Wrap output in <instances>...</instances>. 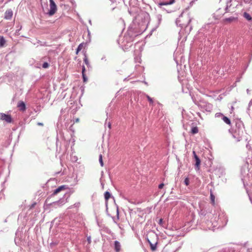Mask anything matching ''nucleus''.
<instances>
[{
    "instance_id": "obj_1",
    "label": "nucleus",
    "mask_w": 252,
    "mask_h": 252,
    "mask_svg": "<svg viewBox=\"0 0 252 252\" xmlns=\"http://www.w3.org/2000/svg\"><path fill=\"white\" fill-rule=\"evenodd\" d=\"M143 30H139L135 24H131L128 28L121 41V46L124 50H128L133 44L134 38L141 34Z\"/></svg>"
},
{
    "instance_id": "obj_2",
    "label": "nucleus",
    "mask_w": 252,
    "mask_h": 252,
    "mask_svg": "<svg viewBox=\"0 0 252 252\" xmlns=\"http://www.w3.org/2000/svg\"><path fill=\"white\" fill-rule=\"evenodd\" d=\"M245 127L243 122L240 120H237L235 123V127L233 129L230 128L228 132L231 133L233 138L237 141H240L244 135Z\"/></svg>"
},
{
    "instance_id": "obj_3",
    "label": "nucleus",
    "mask_w": 252,
    "mask_h": 252,
    "mask_svg": "<svg viewBox=\"0 0 252 252\" xmlns=\"http://www.w3.org/2000/svg\"><path fill=\"white\" fill-rule=\"evenodd\" d=\"M183 17V13L181 14L179 16V17L177 18L176 20V24L177 26L180 27L182 28H186L187 26L191 22V19L189 17V16H187V19L188 20L187 23H184L182 22V20L181 19V18Z\"/></svg>"
},
{
    "instance_id": "obj_4",
    "label": "nucleus",
    "mask_w": 252,
    "mask_h": 252,
    "mask_svg": "<svg viewBox=\"0 0 252 252\" xmlns=\"http://www.w3.org/2000/svg\"><path fill=\"white\" fill-rule=\"evenodd\" d=\"M50 9L47 13L49 16L53 15L57 11V5L53 0H49Z\"/></svg>"
},
{
    "instance_id": "obj_5",
    "label": "nucleus",
    "mask_w": 252,
    "mask_h": 252,
    "mask_svg": "<svg viewBox=\"0 0 252 252\" xmlns=\"http://www.w3.org/2000/svg\"><path fill=\"white\" fill-rule=\"evenodd\" d=\"M192 154H193V158L195 161V168L196 170H198L200 168L201 160H200L199 158L197 156V155L194 151H193Z\"/></svg>"
},
{
    "instance_id": "obj_6",
    "label": "nucleus",
    "mask_w": 252,
    "mask_h": 252,
    "mask_svg": "<svg viewBox=\"0 0 252 252\" xmlns=\"http://www.w3.org/2000/svg\"><path fill=\"white\" fill-rule=\"evenodd\" d=\"M0 119L5 121L8 123H10L12 122V118L11 116L3 113H0Z\"/></svg>"
},
{
    "instance_id": "obj_7",
    "label": "nucleus",
    "mask_w": 252,
    "mask_h": 252,
    "mask_svg": "<svg viewBox=\"0 0 252 252\" xmlns=\"http://www.w3.org/2000/svg\"><path fill=\"white\" fill-rule=\"evenodd\" d=\"M138 16L139 17H140L141 19H144V23L149 22L150 19L149 14L146 11H142L138 15Z\"/></svg>"
},
{
    "instance_id": "obj_8",
    "label": "nucleus",
    "mask_w": 252,
    "mask_h": 252,
    "mask_svg": "<svg viewBox=\"0 0 252 252\" xmlns=\"http://www.w3.org/2000/svg\"><path fill=\"white\" fill-rule=\"evenodd\" d=\"M65 203L64 200L62 199H60L58 201L50 203L49 205L50 206L56 208L57 206H61Z\"/></svg>"
},
{
    "instance_id": "obj_9",
    "label": "nucleus",
    "mask_w": 252,
    "mask_h": 252,
    "mask_svg": "<svg viewBox=\"0 0 252 252\" xmlns=\"http://www.w3.org/2000/svg\"><path fill=\"white\" fill-rule=\"evenodd\" d=\"M235 16H230L228 18H225L223 19V21L225 23H230L232 22L237 21L238 17L236 14H235Z\"/></svg>"
},
{
    "instance_id": "obj_10",
    "label": "nucleus",
    "mask_w": 252,
    "mask_h": 252,
    "mask_svg": "<svg viewBox=\"0 0 252 252\" xmlns=\"http://www.w3.org/2000/svg\"><path fill=\"white\" fill-rule=\"evenodd\" d=\"M67 189H68L67 186H66V185L61 186L54 190L53 192L51 194V196H54V195H56L57 194H58L59 192H61L62 190H64Z\"/></svg>"
},
{
    "instance_id": "obj_11",
    "label": "nucleus",
    "mask_w": 252,
    "mask_h": 252,
    "mask_svg": "<svg viewBox=\"0 0 252 252\" xmlns=\"http://www.w3.org/2000/svg\"><path fill=\"white\" fill-rule=\"evenodd\" d=\"M12 16L13 11L11 9H9L5 12L4 18L6 20H10Z\"/></svg>"
},
{
    "instance_id": "obj_12",
    "label": "nucleus",
    "mask_w": 252,
    "mask_h": 252,
    "mask_svg": "<svg viewBox=\"0 0 252 252\" xmlns=\"http://www.w3.org/2000/svg\"><path fill=\"white\" fill-rule=\"evenodd\" d=\"M17 107L20 111L24 112L26 110V104L23 101H19L17 104Z\"/></svg>"
},
{
    "instance_id": "obj_13",
    "label": "nucleus",
    "mask_w": 252,
    "mask_h": 252,
    "mask_svg": "<svg viewBox=\"0 0 252 252\" xmlns=\"http://www.w3.org/2000/svg\"><path fill=\"white\" fill-rule=\"evenodd\" d=\"M121 244L118 241H114V249L116 252H119L121 250Z\"/></svg>"
},
{
    "instance_id": "obj_14",
    "label": "nucleus",
    "mask_w": 252,
    "mask_h": 252,
    "mask_svg": "<svg viewBox=\"0 0 252 252\" xmlns=\"http://www.w3.org/2000/svg\"><path fill=\"white\" fill-rule=\"evenodd\" d=\"M129 6L130 7H137L139 5L138 0H129Z\"/></svg>"
},
{
    "instance_id": "obj_15",
    "label": "nucleus",
    "mask_w": 252,
    "mask_h": 252,
    "mask_svg": "<svg viewBox=\"0 0 252 252\" xmlns=\"http://www.w3.org/2000/svg\"><path fill=\"white\" fill-rule=\"evenodd\" d=\"M162 15L160 14H158L156 15V19L157 20L158 23L156 25V28H158L159 27L160 24H161V21H162Z\"/></svg>"
},
{
    "instance_id": "obj_16",
    "label": "nucleus",
    "mask_w": 252,
    "mask_h": 252,
    "mask_svg": "<svg viewBox=\"0 0 252 252\" xmlns=\"http://www.w3.org/2000/svg\"><path fill=\"white\" fill-rule=\"evenodd\" d=\"M169 5L168 3V1L162 2H160L158 3V6L162 10H166L168 13H169V11L166 10L164 8L162 7V6H163V5Z\"/></svg>"
},
{
    "instance_id": "obj_17",
    "label": "nucleus",
    "mask_w": 252,
    "mask_h": 252,
    "mask_svg": "<svg viewBox=\"0 0 252 252\" xmlns=\"http://www.w3.org/2000/svg\"><path fill=\"white\" fill-rule=\"evenodd\" d=\"M222 120L227 125L231 126V122L230 119L226 116L223 117Z\"/></svg>"
},
{
    "instance_id": "obj_18",
    "label": "nucleus",
    "mask_w": 252,
    "mask_h": 252,
    "mask_svg": "<svg viewBox=\"0 0 252 252\" xmlns=\"http://www.w3.org/2000/svg\"><path fill=\"white\" fill-rule=\"evenodd\" d=\"M158 244V242H156L155 244H153L152 243H150V246L151 247V249L152 251H155L157 250V245Z\"/></svg>"
},
{
    "instance_id": "obj_19",
    "label": "nucleus",
    "mask_w": 252,
    "mask_h": 252,
    "mask_svg": "<svg viewBox=\"0 0 252 252\" xmlns=\"http://www.w3.org/2000/svg\"><path fill=\"white\" fill-rule=\"evenodd\" d=\"M104 198L106 201H107L108 199L111 197V193L109 191H106L104 193Z\"/></svg>"
},
{
    "instance_id": "obj_20",
    "label": "nucleus",
    "mask_w": 252,
    "mask_h": 252,
    "mask_svg": "<svg viewBox=\"0 0 252 252\" xmlns=\"http://www.w3.org/2000/svg\"><path fill=\"white\" fill-rule=\"evenodd\" d=\"M5 40L3 36H0V47H3L5 43Z\"/></svg>"
},
{
    "instance_id": "obj_21",
    "label": "nucleus",
    "mask_w": 252,
    "mask_h": 252,
    "mask_svg": "<svg viewBox=\"0 0 252 252\" xmlns=\"http://www.w3.org/2000/svg\"><path fill=\"white\" fill-rule=\"evenodd\" d=\"M210 199L211 201V203L214 205L215 204V196L213 194L212 190L210 191Z\"/></svg>"
},
{
    "instance_id": "obj_22",
    "label": "nucleus",
    "mask_w": 252,
    "mask_h": 252,
    "mask_svg": "<svg viewBox=\"0 0 252 252\" xmlns=\"http://www.w3.org/2000/svg\"><path fill=\"white\" fill-rule=\"evenodd\" d=\"M191 132L193 134H196L198 132V128L197 126H194L191 128Z\"/></svg>"
},
{
    "instance_id": "obj_23",
    "label": "nucleus",
    "mask_w": 252,
    "mask_h": 252,
    "mask_svg": "<svg viewBox=\"0 0 252 252\" xmlns=\"http://www.w3.org/2000/svg\"><path fill=\"white\" fill-rule=\"evenodd\" d=\"M244 17L249 21L252 20V17L251 15L246 12L244 13Z\"/></svg>"
},
{
    "instance_id": "obj_24",
    "label": "nucleus",
    "mask_w": 252,
    "mask_h": 252,
    "mask_svg": "<svg viewBox=\"0 0 252 252\" xmlns=\"http://www.w3.org/2000/svg\"><path fill=\"white\" fill-rule=\"evenodd\" d=\"M141 57L137 56L134 57V61L136 63H141Z\"/></svg>"
},
{
    "instance_id": "obj_25",
    "label": "nucleus",
    "mask_w": 252,
    "mask_h": 252,
    "mask_svg": "<svg viewBox=\"0 0 252 252\" xmlns=\"http://www.w3.org/2000/svg\"><path fill=\"white\" fill-rule=\"evenodd\" d=\"M85 55V57L84 58V62H85V64L88 66H90V63H89V60L88 59V58L87 57V56L86 55V54H84Z\"/></svg>"
},
{
    "instance_id": "obj_26",
    "label": "nucleus",
    "mask_w": 252,
    "mask_h": 252,
    "mask_svg": "<svg viewBox=\"0 0 252 252\" xmlns=\"http://www.w3.org/2000/svg\"><path fill=\"white\" fill-rule=\"evenodd\" d=\"M146 97L147 98L149 102L151 104L153 105L154 104V101L152 98H151L150 96H149L148 94L146 95Z\"/></svg>"
},
{
    "instance_id": "obj_27",
    "label": "nucleus",
    "mask_w": 252,
    "mask_h": 252,
    "mask_svg": "<svg viewBox=\"0 0 252 252\" xmlns=\"http://www.w3.org/2000/svg\"><path fill=\"white\" fill-rule=\"evenodd\" d=\"M224 115L221 113H217L215 114L216 118H220L221 119H222L223 117H224Z\"/></svg>"
},
{
    "instance_id": "obj_28",
    "label": "nucleus",
    "mask_w": 252,
    "mask_h": 252,
    "mask_svg": "<svg viewBox=\"0 0 252 252\" xmlns=\"http://www.w3.org/2000/svg\"><path fill=\"white\" fill-rule=\"evenodd\" d=\"M199 214L200 217H201V216L204 217L206 215V212L203 209H201L199 213Z\"/></svg>"
},
{
    "instance_id": "obj_29",
    "label": "nucleus",
    "mask_w": 252,
    "mask_h": 252,
    "mask_svg": "<svg viewBox=\"0 0 252 252\" xmlns=\"http://www.w3.org/2000/svg\"><path fill=\"white\" fill-rule=\"evenodd\" d=\"M99 162L101 166H103L104 164L102 160V156L101 154L99 156Z\"/></svg>"
},
{
    "instance_id": "obj_30",
    "label": "nucleus",
    "mask_w": 252,
    "mask_h": 252,
    "mask_svg": "<svg viewBox=\"0 0 252 252\" xmlns=\"http://www.w3.org/2000/svg\"><path fill=\"white\" fill-rule=\"evenodd\" d=\"M242 2L250 5L252 4V0H241V3Z\"/></svg>"
},
{
    "instance_id": "obj_31",
    "label": "nucleus",
    "mask_w": 252,
    "mask_h": 252,
    "mask_svg": "<svg viewBox=\"0 0 252 252\" xmlns=\"http://www.w3.org/2000/svg\"><path fill=\"white\" fill-rule=\"evenodd\" d=\"M84 43H80V44L78 45V47H77V50H78V51H81V50H82V48H83V46H84Z\"/></svg>"
},
{
    "instance_id": "obj_32",
    "label": "nucleus",
    "mask_w": 252,
    "mask_h": 252,
    "mask_svg": "<svg viewBox=\"0 0 252 252\" xmlns=\"http://www.w3.org/2000/svg\"><path fill=\"white\" fill-rule=\"evenodd\" d=\"M49 64L48 63L45 62L42 64V67L44 68H47L49 67Z\"/></svg>"
},
{
    "instance_id": "obj_33",
    "label": "nucleus",
    "mask_w": 252,
    "mask_h": 252,
    "mask_svg": "<svg viewBox=\"0 0 252 252\" xmlns=\"http://www.w3.org/2000/svg\"><path fill=\"white\" fill-rule=\"evenodd\" d=\"M58 244L57 242H52L50 243V247L52 248L55 246H56Z\"/></svg>"
},
{
    "instance_id": "obj_34",
    "label": "nucleus",
    "mask_w": 252,
    "mask_h": 252,
    "mask_svg": "<svg viewBox=\"0 0 252 252\" xmlns=\"http://www.w3.org/2000/svg\"><path fill=\"white\" fill-rule=\"evenodd\" d=\"M184 183L186 186H188L189 183V179L188 178H186L184 180Z\"/></svg>"
},
{
    "instance_id": "obj_35",
    "label": "nucleus",
    "mask_w": 252,
    "mask_h": 252,
    "mask_svg": "<svg viewBox=\"0 0 252 252\" xmlns=\"http://www.w3.org/2000/svg\"><path fill=\"white\" fill-rule=\"evenodd\" d=\"M205 106H206V108H207L206 109H209V110H208V111H210V109H211V108H212V105H211V104H209V103H208V104H206V105H205ZM207 110V109H206V110Z\"/></svg>"
},
{
    "instance_id": "obj_36",
    "label": "nucleus",
    "mask_w": 252,
    "mask_h": 252,
    "mask_svg": "<svg viewBox=\"0 0 252 252\" xmlns=\"http://www.w3.org/2000/svg\"><path fill=\"white\" fill-rule=\"evenodd\" d=\"M82 76H83V78L84 82L87 81L88 79H87V76L85 75V74H83Z\"/></svg>"
},
{
    "instance_id": "obj_37",
    "label": "nucleus",
    "mask_w": 252,
    "mask_h": 252,
    "mask_svg": "<svg viewBox=\"0 0 252 252\" xmlns=\"http://www.w3.org/2000/svg\"><path fill=\"white\" fill-rule=\"evenodd\" d=\"M87 241L89 244H91V236L87 237Z\"/></svg>"
},
{
    "instance_id": "obj_38",
    "label": "nucleus",
    "mask_w": 252,
    "mask_h": 252,
    "mask_svg": "<svg viewBox=\"0 0 252 252\" xmlns=\"http://www.w3.org/2000/svg\"><path fill=\"white\" fill-rule=\"evenodd\" d=\"M85 66L83 65L82 66V75L83 74H85Z\"/></svg>"
},
{
    "instance_id": "obj_39",
    "label": "nucleus",
    "mask_w": 252,
    "mask_h": 252,
    "mask_svg": "<svg viewBox=\"0 0 252 252\" xmlns=\"http://www.w3.org/2000/svg\"><path fill=\"white\" fill-rule=\"evenodd\" d=\"M164 185L163 183L160 184L158 186V188L161 189L163 187Z\"/></svg>"
},
{
    "instance_id": "obj_40",
    "label": "nucleus",
    "mask_w": 252,
    "mask_h": 252,
    "mask_svg": "<svg viewBox=\"0 0 252 252\" xmlns=\"http://www.w3.org/2000/svg\"><path fill=\"white\" fill-rule=\"evenodd\" d=\"M22 27V26H21H21H20V28H18V30H16V33L19 34V32L21 30Z\"/></svg>"
},
{
    "instance_id": "obj_41",
    "label": "nucleus",
    "mask_w": 252,
    "mask_h": 252,
    "mask_svg": "<svg viewBox=\"0 0 252 252\" xmlns=\"http://www.w3.org/2000/svg\"><path fill=\"white\" fill-rule=\"evenodd\" d=\"M175 2V0H170L169 1H168L169 4H172Z\"/></svg>"
},
{
    "instance_id": "obj_42",
    "label": "nucleus",
    "mask_w": 252,
    "mask_h": 252,
    "mask_svg": "<svg viewBox=\"0 0 252 252\" xmlns=\"http://www.w3.org/2000/svg\"><path fill=\"white\" fill-rule=\"evenodd\" d=\"M162 221H163L162 219H160L159 220L158 224L159 225H162Z\"/></svg>"
},
{
    "instance_id": "obj_43",
    "label": "nucleus",
    "mask_w": 252,
    "mask_h": 252,
    "mask_svg": "<svg viewBox=\"0 0 252 252\" xmlns=\"http://www.w3.org/2000/svg\"><path fill=\"white\" fill-rule=\"evenodd\" d=\"M37 124L38 126H43V124L42 123H40V122L37 123Z\"/></svg>"
},
{
    "instance_id": "obj_44",
    "label": "nucleus",
    "mask_w": 252,
    "mask_h": 252,
    "mask_svg": "<svg viewBox=\"0 0 252 252\" xmlns=\"http://www.w3.org/2000/svg\"><path fill=\"white\" fill-rule=\"evenodd\" d=\"M79 205H80V203L78 202V203H75L74 204V206L75 207H78V206H79Z\"/></svg>"
},
{
    "instance_id": "obj_45",
    "label": "nucleus",
    "mask_w": 252,
    "mask_h": 252,
    "mask_svg": "<svg viewBox=\"0 0 252 252\" xmlns=\"http://www.w3.org/2000/svg\"><path fill=\"white\" fill-rule=\"evenodd\" d=\"M251 105H252V99L250 101L249 103V106H251Z\"/></svg>"
},
{
    "instance_id": "obj_46",
    "label": "nucleus",
    "mask_w": 252,
    "mask_h": 252,
    "mask_svg": "<svg viewBox=\"0 0 252 252\" xmlns=\"http://www.w3.org/2000/svg\"><path fill=\"white\" fill-rule=\"evenodd\" d=\"M36 204L35 203H34L33 204H32L30 207V208H32L34 207L35 205Z\"/></svg>"
},
{
    "instance_id": "obj_47",
    "label": "nucleus",
    "mask_w": 252,
    "mask_h": 252,
    "mask_svg": "<svg viewBox=\"0 0 252 252\" xmlns=\"http://www.w3.org/2000/svg\"><path fill=\"white\" fill-rule=\"evenodd\" d=\"M146 239L149 244H150V243H152L148 237Z\"/></svg>"
},
{
    "instance_id": "obj_48",
    "label": "nucleus",
    "mask_w": 252,
    "mask_h": 252,
    "mask_svg": "<svg viewBox=\"0 0 252 252\" xmlns=\"http://www.w3.org/2000/svg\"><path fill=\"white\" fill-rule=\"evenodd\" d=\"M108 126L109 128H111V123L110 122L108 124Z\"/></svg>"
},
{
    "instance_id": "obj_49",
    "label": "nucleus",
    "mask_w": 252,
    "mask_h": 252,
    "mask_svg": "<svg viewBox=\"0 0 252 252\" xmlns=\"http://www.w3.org/2000/svg\"><path fill=\"white\" fill-rule=\"evenodd\" d=\"M250 90L249 89H247V93L248 94H250Z\"/></svg>"
},
{
    "instance_id": "obj_50",
    "label": "nucleus",
    "mask_w": 252,
    "mask_h": 252,
    "mask_svg": "<svg viewBox=\"0 0 252 252\" xmlns=\"http://www.w3.org/2000/svg\"><path fill=\"white\" fill-rule=\"evenodd\" d=\"M225 11H226V12H227V9H228V5L226 6V7H225Z\"/></svg>"
},
{
    "instance_id": "obj_51",
    "label": "nucleus",
    "mask_w": 252,
    "mask_h": 252,
    "mask_svg": "<svg viewBox=\"0 0 252 252\" xmlns=\"http://www.w3.org/2000/svg\"><path fill=\"white\" fill-rule=\"evenodd\" d=\"M117 216H118V218L119 217V211H118V208H117Z\"/></svg>"
},
{
    "instance_id": "obj_52",
    "label": "nucleus",
    "mask_w": 252,
    "mask_h": 252,
    "mask_svg": "<svg viewBox=\"0 0 252 252\" xmlns=\"http://www.w3.org/2000/svg\"><path fill=\"white\" fill-rule=\"evenodd\" d=\"M79 119L78 118H77L75 119V122H79Z\"/></svg>"
},
{
    "instance_id": "obj_53",
    "label": "nucleus",
    "mask_w": 252,
    "mask_h": 252,
    "mask_svg": "<svg viewBox=\"0 0 252 252\" xmlns=\"http://www.w3.org/2000/svg\"><path fill=\"white\" fill-rule=\"evenodd\" d=\"M79 51H78L77 50V48L76 49V54H78V53H79Z\"/></svg>"
},
{
    "instance_id": "obj_54",
    "label": "nucleus",
    "mask_w": 252,
    "mask_h": 252,
    "mask_svg": "<svg viewBox=\"0 0 252 252\" xmlns=\"http://www.w3.org/2000/svg\"><path fill=\"white\" fill-rule=\"evenodd\" d=\"M101 60H105V57L102 58L101 59Z\"/></svg>"
},
{
    "instance_id": "obj_55",
    "label": "nucleus",
    "mask_w": 252,
    "mask_h": 252,
    "mask_svg": "<svg viewBox=\"0 0 252 252\" xmlns=\"http://www.w3.org/2000/svg\"><path fill=\"white\" fill-rule=\"evenodd\" d=\"M154 236L156 237L157 239H158V236H156V235H154Z\"/></svg>"
}]
</instances>
